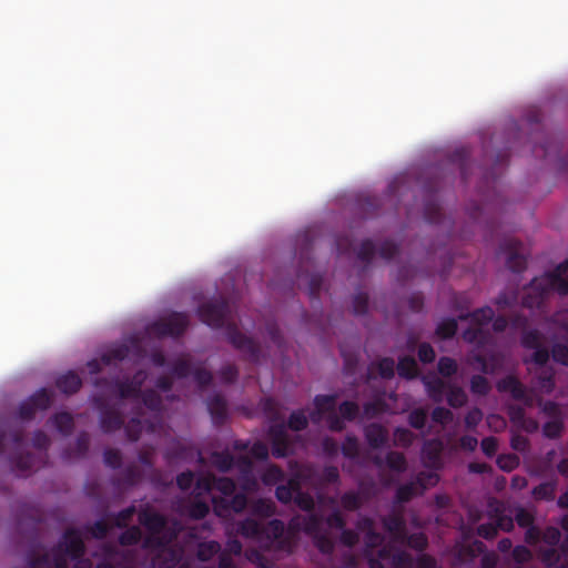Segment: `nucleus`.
I'll use <instances>...</instances> for the list:
<instances>
[{
  "label": "nucleus",
  "mask_w": 568,
  "mask_h": 568,
  "mask_svg": "<svg viewBox=\"0 0 568 568\" xmlns=\"http://www.w3.org/2000/svg\"><path fill=\"white\" fill-rule=\"evenodd\" d=\"M231 305L224 297L211 300L197 308L199 318L210 327H225L230 344L243 354L245 361L257 364L262 357L261 345L243 334L235 322L231 321Z\"/></svg>",
  "instance_id": "f257e3e1"
},
{
  "label": "nucleus",
  "mask_w": 568,
  "mask_h": 568,
  "mask_svg": "<svg viewBox=\"0 0 568 568\" xmlns=\"http://www.w3.org/2000/svg\"><path fill=\"white\" fill-rule=\"evenodd\" d=\"M552 291L562 296L568 295V278L560 277L558 274H544L532 278L523 296V305L528 308H539Z\"/></svg>",
  "instance_id": "f03ea898"
},
{
  "label": "nucleus",
  "mask_w": 568,
  "mask_h": 568,
  "mask_svg": "<svg viewBox=\"0 0 568 568\" xmlns=\"http://www.w3.org/2000/svg\"><path fill=\"white\" fill-rule=\"evenodd\" d=\"M190 321L185 313L173 312L168 317L155 321L148 326L150 334L164 337H180L189 327Z\"/></svg>",
  "instance_id": "7ed1b4c3"
},
{
  "label": "nucleus",
  "mask_w": 568,
  "mask_h": 568,
  "mask_svg": "<svg viewBox=\"0 0 568 568\" xmlns=\"http://www.w3.org/2000/svg\"><path fill=\"white\" fill-rule=\"evenodd\" d=\"M94 407L100 413V427L105 434H112L124 426V417L116 406H111L102 395L92 398Z\"/></svg>",
  "instance_id": "20e7f679"
},
{
  "label": "nucleus",
  "mask_w": 568,
  "mask_h": 568,
  "mask_svg": "<svg viewBox=\"0 0 568 568\" xmlns=\"http://www.w3.org/2000/svg\"><path fill=\"white\" fill-rule=\"evenodd\" d=\"M52 400L51 392L47 388H40L19 405L18 418L21 420L33 419L38 412L48 409Z\"/></svg>",
  "instance_id": "39448f33"
},
{
  "label": "nucleus",
  "mask_w": 568,
  "mask_h": 568,
  "mask_svg": "<svg viewBox=\"0 0 568 568\" xmlns=\"http://www.w3.org/2000/svg\"><path fill=\"white\" fill-rule=\"evenodd\" d=\"M496 388L499 393H508L513 399L521 402L526 407L535 405V393L514 375H507L499 379Z\"/></svg>",
  "instance_id": "423d86ee"
},
{
  "label": "nucleus",
  "mask_w": 568,
  "mask_h": 568,
  "mask_svg": "<svg viewBox=\"0 0 568 568\" xmlns=\"http://www.w3.org/2000/svg\"><path fill=\"white\" fill-rule=\"evenodd\" d=\"M267 436L272 447V455L275 458H285L294 453L292 439L284 424L271 425Z\"/></svg>",
  "instance_id": "0eeeda50"
},
{
  "label": "nucleus",
  "mask_w": 568,
  "mask_h": 568,
  "mask_svg": "<svg viewBox=\"0 0 568 568\" xmlns=\"http://www.w3.org/2000/svg\"><path fill=\"white\" fill-rule=\"evenodd\" d=\"M521 247V242L513 237L505 239L499 245V253L507 254L506 265L514 273H521L527 265Z\"/></svg>",
  "instance_id": "6e6552de"
},
{
  "label": "nucleus",
  "mask_w": 568,
  "mask_h": 568,
  "mask_svg": "<svg viewBox=\"0 0 568 568\" xmlns=\"http://www.w3.org/2000/svg\"><path fill=\"white\" fill-rule=\"evenodd\" d=\"M55 549L71 559H79L84 556L85 546L78 529H67Z\"/></svg>",
  "instance_id": "1a4fd4ad"
},
{
  "label": "nucleus",
  "mask_w": 568,
  "mask_h": 568,
  "mask_svg": "<svg viewBox=\"0 0 568 568\" xmlns=\"http://www.w3.org/2000/svg\"><path fill=\"white\" fill-rule=\"evenodd\" d=\"M311 469L304 468L292 475L286 484L278 485L275 489V496L282 504H288L294 499L296 490L301 488V484L310 476Z\"/></svg>",
  "instance_id": "9d476101"
},
{
  "label": "nucleus",
  "mask_w": 568,
  "mask_h": 568,
  "mask_svg": "<svg viewBox=\"0 0 568 568\" xmlns=\"http://www.w3.org/2000/svg\"><path fill=\"white\" fill-rule=\"evenodd\" d=\"M324 519L322 516L310 511L306 516H295L290 520L291 530H303L306 535L313 537L323 531Z\"/></svg>",
  "instance_id": "9b49d317"
},
{
  "label": "nucleus",
  "mask_w": 568,
  "mask_h": 568,
  "mask_svg": "<svg viewBox=\"0 0 568 568\" xmlns=\"http://www.w3.org/2000/svg\"><path fill=\"white\" fill-rule=\"evenodd\" d=\"M507 415L510 423L517 429L526 433H535L539 428V424L536 419L526 415L525 408L519 405H509L507 407Z\"/></svg>",
  "instance_id": "f8f14e48"
},
{
  "label": "nucleus",
  "mask_w": 568,
  "mask_h": 568,
  "mask_svg": "<svg viewBox=\"0 0 568 568\" xmlns=\"http://www.w3.org/2000/svg\"><path fill=\"white\" fill-rule=\"evenodd\" d=\"M383 528L390 534L394 541L403 540L407 530L406 520L402 510H393L382 518Z\"/></svg>",
  "instance_id": "ddd939ff"
},
{
  "label": "nucleus",
  "mask_w": 568,
  "mask_h": 568,
  "mask_svg": "<svg viewBox=\"0 0 568 568\" xmlns=\"http://www.w3.org/2000/svg\"><path fill=\"white\" fill-rule=\"evenodd\" d=\"M236 467L240 471L241 488L244 491H254L257 488V480L253 474V462L248 456L242 455L236 459Z\"/></svg>",
  "instance_id": "4468645a"
},
{
  "label": "nucleus",
  "mask_w": 568,
  "mask_h": 568,
  "mask_svg": "<svg viewBox=\"0 0 568 568\" xmlns=\"http://www.w3.org/2000/svg\"><path fill=\"white\" fill-rule=\"evenodd\" d=\"M444 446L439 439H428L424 443L422 448V457L425 466L434 469H439L443 465L442 453Z\"/></svg>",
  "instance_id": "2eb2a0df"
},
{
  "label": "nucleus",
  "mask_w": 568,
  "mask_h": 568,
  "mask_svg": "<svg viewBox=\"0 0 568 568\" xmlns=\"http://www.w3.org/2000/svg\"><path fill=\"white\" fill-rule=\"evenodd\" d=\"M540 557L549 568H568V538L560 545V550L547 548L540 552Z\"/></svg>",
  "instance_id": "dca6fc26"
},
{
  "label": "nucleus",
  "mask_w": 568,
  "mask_h": 568,
  "mask_svg": "<svg viewBox=\"0 0 568 568\" xmlns=\"http://www.w3.org/2000/svg\"><path fill=\"white\" fill-rule=\"evenodd\" d=\"M364 437L372 449H381L388 443V430L379 423H371L364 427Z\"/></svg>",
  "instance_id": "f3484780"
},
{
  "label": "nucleus",
  "mask_w": 568,
  "mask_h": 568,
  "mask_svg": "<svg viewBox=\"0 0 568 568\" xmlns=\"http://www.w3.org/2000/svg\"><path fill=\"white\" fill-rule=\"evenodd\" d=\"M424 473H419L415 480L398 486L395 494V500L398 504L408 503L416 495L425 490Z\"/></svg>",
  "instance_id": "a211bd4d"
},
{
  "label": "nucleus",
  "mask_w": 568,
  "mask_h": 568,
  "mask_svg": "<svg viewBox=\"0 0 568 568\" xmlns=\"http://www.w3.org/2000/svg\"><path fill=\"white\" fill-rule=\"evenodd\" d=\"M110 382L104 377H97L93 382V385L95 387H104L108 386ZM111 384L116 389V395L119 399H138L139 393L138 390L132 386V383L129 382V378L124 379H115L111 382Z\"/></svg>",
  "instance_id": "6ab92c4d"
},
{
  "label": "nucleus",
  "mask_w": 568,
  "mask_h": 568,
  "mask_svg": "<svg viewBox=\"0 0 568 568\" xmlns=\"http://www.w3.org/2000/svg\"><path fill=\"white\" fill-rule=\"evenodd\" d=\"M426 201L424 204V217L430 224L442 223L443 212L442 206L437 200V192L433 189H425Z\"/></svg>",
  "instance_id": "aec40b11"
},
{
  "label": "nucleus",
  "mask_w": 568,
  "mask_h": 568,
  "mask_svg": "<svg viewBox=\"0 0 568 568\" xmlns=\"http://www.w3.org/2000/svg\"><path fill=\"white\" fill-rule=\"evenodd\" d=\"M139 523L153 535L160 534L166 526V518L156 511L143 509L139 513Z\"/></svg>",
  "instance_id": "412c9836"
},
{
  "label": "nucleus",
  "mask_w": 568,
  "mask_h": 568,
  "mask_svg": "<svg viewBox=\"0 0 568 568\" xmlns=\"http://www.w3.org/2000/svg\"><path fill=\"white\" fill-rule=\"evenodd\" d=\"M373 463L377 467H383L385 465L396 473H404L407 468V460L404 454L395 450L388 452L384 459L381 456H375L373 458Z\"/></svg>",
  "instance_id": "4be33fe9"
},
{
  "label": "nucleus",
  "mask_w": 568,
  "mask_h": 568,
  "mask_svg": "<svg viewBox=\"0 0 568 568\" xmlns=\"http://www.w3.org/2000/svg\"><path fill=\"white\" fill-rule=\"evenodd\" d=\"M207 409L214 424L222 425L227 417V404L220 394H214L207 399Z\"/></svg>",
  "instance_id": "5701e85b"
},
{
  "label": "nucleus",
  "mask_w": 568,
  "mask_h": 568,
  "mask_svg": "<svg viewBox=\"0 0 568 568\" xmlns=\"http://www.w3.org/2000/svg\"><path fill=\"white\" fill-rule=\"evenodd\" d=\"M55 386L61 393L72 395L81 388L82 379L77 373L69 371L55 379Z\"/></svg>",
  "instance_id": "b1692460"
},
{
  "label": "nucleus",
  "mask_w": 568,
  "mask_h": 568,
  "mask_svg": "<svg viewBox=\"0 0 568 568\" xmlns=\"http://www.w3.org/2000/svg\"><path fill=\"white\" fill-rule=\"evenodd\" d=\"M248 511L252 516L266 519L272 517L276 511V505L272 499L257 498L250 500Z\"/></svg>",
  "instance_id": "393cba45"
},
{
  "label": "nucleus",
  "mask_w": 568,
  "mask_h": 568,
  "mask_svg": "<svg viewBox=\"0 0 568 568\" xmlns=\"http://www.w3.org/2000/svg\"><path fill=\"white\" fill-rule=\"evenodd\" d=\"M488 517L494 520L497 526V531L503 530L509 532L514 529V518L505 514L503 505L496 504L494 507L490 505Z\"/></svg>",
  "instance_id": "a878e982"
},
{
  "label": "nucleus",
  "mask_w": 568,
  "mask_h": 568,
  "mask_svg": "<svg viewBox=\"0 0 568 568\" xmlns=\"http://www.w3.org/2000/svg\"><path fill=\"white\" fill-rule=\"evenodd\" d=\"M263 525L252 517H246L236 524V532L244 538L261 540Z\"/></svg>",
  "instance_id": "bb28decb"
},
{
  "label": "nucleus",
  "mask_w": 568,
  "mask_h": 568,
  "mask_svg": "<svg viewBox=\"0 0 568 568\" xmlns=\"http://www.w3.org/2000/svg\"><path fill=\"white\" fill-rule=\"evenodd\" d=\"M337 400L336 394L331 395H316L314 398V405L316 408V412L311 414V419L313 422H317L321 416L325 413H329L335 410V405Z\"/></svg>",
  "instance_id": "cd10ccee"
},
{
  "label": "nucleus",
  "mask_w": 568,
  "mask_h": 568,
  "mask_svg": "<svg viewBox=\"0 0 568 568\" xmlns=\"http://www.w3.org/2000/svg\"><path fill=\"white\" fill-rule=\"evenodd\" d=\"M143 474L135 464L128 465L113 480L119 486L132 487L142 480Z\"/></svg>",
  "instance_id": "c85d7f7f"
},
{
  "label": "nucleus",
  "mask_w": 568,
  "mask_h": 568,
  "mask_svg": "<svg viewBox=\"0 0 568 568\" xmlns=\"http://www.w3.org/2000/svg\"><path fill=\"white\" fill-rule=\"evenodd\" d=\"M142 415V407L138 405L134 408V416L128 422V424L124 426L125 435L129 440L136 442L144 428V423L141 419Z\"/></svg>",
  "instance_id": "c756f323"
},
{
  "label": "nucleus",
  "mask_w": 568,
  "mask_h": 568,
  "mask_svg": "<svg viewBox=\"0 0 568 568\" xmlns=\"http://www.w3.org/2000/svg\"><path fill=\"white\" fill-rule=\"evenodd\" d=\"M424 384L429 397L435 403H440L443 400L444 394L449 386L448 383L444 382L439 377L425 378Z\"/></svg>",
  "instance_id": "7c9ffc66"
},
{
  "label": "nucleus",
  "mask_w": 568,
  "mask_h": 568,
  "mask_svg": "<svg viewBox=\"0 0 568 568\" xmlns=\"http://www.w3.org/2000/svg\"><path fill=\"white\" fill-rule=\"evenodd\" d=\"M284 531V523L280 519H272L266 525H263L261 539H266L270 542H274L282 539Z\"/></svg>",
  "instance_id": "2f4dec72"
},
{
  "label": "nucleus",
  "mask_w": 568,
  "mask_h": 568,
  "mask_svg": "<svg viewBox=\"0 0 568 568\" xmlns=\"http://www.w3.org/2000/svg\"><path fill=\"white\" fill-rule=\"evenodd\" d=\"M397 373L406 379H414L418 375V365L413 356L405 355L398 358Z\"/></svg>",
  "instance_id": "473e14b6"
},
{
  "label": "nucleus",
  "mask_w": 568,
  "mask_h": 568,
  "mask_svg": "<svg viewBox=\"0 0 568 568\" xmlns=\"http://www.w3.org/2000/svg\"><path fill=\"white\" fill-rule=\"evenodd\" d=\"M495 316V312L490 306H484L475 310L474 312H469L466 314H460L459 320H470L473 323L478 326L486 325L493 321Z\"/></svg>",
  "instance_id": "72a5a7b5"
},
{
  "label": "nucleus",
  "mask_w": 568,
  "mask_h": 568,
  "mask_svg": "<svg viewBox=\"0 0 568 568\" xmlns=\"http://www.w3.org/2000/svg\"><path fill=\"white\" fill-rule=\"evenodd\" d=\"M50 422L54 428L64 436L70 435L74 428V419L68 412H59L54 414L50 418Z\"/></svg>",
  "instance_id": "f704fd0d"
},
{
  "label": "nucleus",
  "mask_w": 568,
  "mask_h": 568,
  "mask_svg": "<svg viewBox=\"0 0 568 568\" xmlns=\"http://www.w3.org/2000/svg\"><path fill=\"white\" fill-rule=\"evenodd\" d=\"M143 406L152 412L160 413L163 409V399L162 396L152 388L144 389L139 394V398Z\"/></svg>",
  "instance_id": "c9c22d12"
},
{
  "label": "nucleus",
  "mask_w": 568,
  "mask_h": 568,
  "mask_svg": "<svg viewBox=\"0 0 568 568\" xmlns=\"http://www.w3.org/2000/svg\"><path fill=\"white\" fill-rule=\"evenodd\" d=\"M398 542L402 545H406L407 547L416 551H424L428 547V538L426 534L422 531L408 534V531L406 530L403 540H399Z\"/></svg>",
  "instance_id": "e433bc0d"
},
{
  "label": "nucleus",
  "mask_w": 568,
  "mask_h": 568,
  "mask_svg": "<svg viewBox=\"0 0 568 568\" xmlns=\"http://www.w3.org/2000/svg\"><path fill=\"white\" fill-rule=\"evenodd\" d=\"M211 459L213 466L221 473H227L236 465L235 458L229 452H214Z\"/></svg>",
  "instance_id": "4c0bfd02"
},
{
  "label": "nucleus",
  "mask_w": 568,
  "mask_h": 568,
  "mask_svg": "<svg viewBox=\"0 0 568 568\" xmlns=\"http://www.w3.org/2000/svg\"><path fill=\"white\" fill-rule=\"evenodd\" d=\"M221 551V545L216 540L202 541L197 545L196 557L200 561H209Z\"/></svg>",
  "instance_id": "58836bf2"
},
{
  "label": "nucleus",
  "mask_w": 568,
  "mask_h": 568,
  "mask_svg": "<svg viewBox=\"0 0 568 568\" xmlns=\"http://www.w3.org/2000/svg\"><path fill=\"white\" fill-rule=\"evenodd\" d=\"M557 489V481L550 480L539 484L534 487L531 494L536 500H547L550 501L555 498Z\"/></svg>",
  "instance_id": "ea45409f"
},
{
  "label": "nucleus",
  "mask_w": 568,
  "mask_h": 568,
  "mask_svg": "<svg viewBox=\"0 0 568 568\" xmlns=\"http://www.w3.org/2000/svg\"><path fill=\"white\" fill-rule=\"evenodd\" d=\"M193 367L189 356H181L171 364V374L176 378H186L192 374Z\"/></svg>",
  "instance_id": "a19ab883"
},
{
  "label": "nucleus",
  "mask_w": 568,
  "mask_h": 568,
  "mask_svg": "<svg viewBox=\"0 0 568 568\" xmlns=\"http://www.w3.org/2000/svg\"><path fill=\"white\" fill-rule=\"evenodd\" d=\"M363 504V496L358 491L348 490L341 496V506L347 511L358 510Z\"/></svg>",
  "instance_id": "79ce46f5"
},
{
  "label": "nucleus",
  "mask_w": 568,
  "mask_h": 568,
  "mask_svg": "<svg viewBox=\"0 0 568 568\" xmlns=\"http://www.w3.org/2000/svg\"><path fill=\"white\" fill-rule=\"evenodd\" d=\"M446 393L447 404L453 408H459L467 402V395L459 386L449 384Z\"/></svg>",
  "instance_id": "37998d69"
},
{
  "label": "nucleus",
  "mask_w": 568,
  "mask_h": 568,
  "mask_svg": "<svg viewBox=\"0 0 568 568\" xmlns=\"http://www.w3.org/2000/svg\"><path fill=\"white\" fill-rule=\"evenodd\" d=\"M314 546L323 555H332L335 550V542L327 531H322L312 537Z\"/></svg>",
  "instance_id": "c03bdc74"
},
{
  "label": "nucleus",
  "mask_w": 568,
  "mask_h": 568,
  "mask_svg": "<svg viewBox=\"0 0 568 568\" xmlns=\"http://www.w3.org/2000/svg\"><path fill=\"white\" fill-rule=\"evenodd\" d=\"M129 353L130 349L126 345H120L102 354L101 362L103 365H111L113 362L125 359Z\"/></svg>",
  "instance_id": "a18cd8bd"
},
{
  "label": "nucleus",
  "mask_w": 568,
  "mask_h": 568,
  "mask_svg": "<svg viewBox=\"0 0 568 568\" xmlns=\"http://www.w3.org/2000/svg\"><path fill=\"white\" fill-rule=\"evenodd\" d=\"M458 328L455 318H446L442 321L436 327V335L442 339H449L455 336Z\"/></svg>",
  "instance_id": "49530a36"
},
{
  "label": "nucleus",
  "mask_w": 568,
  "mask_h": 568,
  "mask_svg": "<svg viewBox=\"0 0 568 568\" xmlns=\"http://www.w3.org/2000/svg\"><path fill=\"white\" fill-rule=\"evenodd\" d=\"M308 425V418L303 409H297L291 413L287 425L294 432L304 430Z\"/></svg>",
  "instance_id": "de8ad7c7"
},
{
  "label": "nucleus",
  "mask_w": 568,
  "mask_h": 568,
  "mask_svg": "<svg viewBox=\"0 0 568 568\" xmlns=\"http://www.w3.org/2000/svg\"><path fill=\"white\" fill-rule=\"evenodd\" d=\"M11 462L21 473H27L36 467V457L30 453L14 455Z\"/></svg>",
  "instance_id": "09e8293b"
},
{
  "label": "nucleus",
  "mask_w": 568,
  "mask_h": 568,
  "mask_svg": "<svg viewBox=\"0 0 568 568\" xmlns=\"http://www.w3.org/2000/svg\"><path fill=\"white\" fill-rule=\"evenodd\" d=\"M210 513V506L203 500H194L190 503L186 508V514L190 518L200 520L205 518Z\"/></svg>",
  "instance_id": "8fccbe9b"
},
{
  "label": "nucleus",
  "mask_w": 568,
  "mask_h": 568,
  "mask_svg": "<svg viewBox=\"0 0 568 568\" xmlns=\"http://www.w3.org/2000/svg\"><path fill=\"white\" fill-rule=\"evenodd\" d=\"M384 542V536L376 529L364 534L365 556L373 555V551Z\"/></svg>",
  "instance_id": "3c124183"
},
{
  "label": "nucleus",
  "mask_w": 568,
  "mask_h": 568,
  "mask_svg": "<svg viewBox=\"0 0 568 568\" xmlns=\"http://www.w3.org/2000/svg\"><path fill=\"white\" fill-rule=\"evenodd\" d=\"M141 538V529L138 526H131L120 534L119 542L121 546H134L139 544Z\"/></svg>",
  "instance_id": "603ef678"
},
{
  "label": "nucleus",
  "mask_w": 568,
  "mask_h": 568,
  "mask_svg": "<svg viewBox=\"0 0 568 568\" xmlns=\"http://www.w3.org/2000/svg\"><path fill=\"white\" fill-rule=\"evenodd\" d=\"M342 454L349 459H355L359 455L358 439L354 435H347L341 446Z\"/></svg>",
  "instance_id": "864d4df0"
},
{
  "label": "nucleus",
  "mask_w": 568,
  "mask_h": 568,
  "mask_svg": "<svg viewBox=\"0 0 568 568\" xmlns=\"http://www.w3.org/2000/svg\"><path fill=\"white\" fill-rule=\"evenodd\" d=\"M463 339L469 344L483 345L487 339V333L480 327H468L463 332Z\"/></svg>",
  "instance_id": "5fc2aeb1"
},
{
  "label": "nucleus",
  "mask_w": 568,
  "mask_h": 568,
  "mask_svg": "<svg viewBox=\"0 0 568 568\" xmlns=\"http://www.w3.org/2000/svg\"><path fill=\"white\" fill-rule=\"evenodd\" d=\"M338 412L344 420L353 422L359 414V406L353 400H344L339 404Z\"/></svg>",
  "instance_id": "6e6d98bb"
},
{
  "label": "nucleus",
  "mask_w": 568,
  "mask_h": 568,
  "mask_svg": "<svg viewBox=\"0 0 568 568\" xmlns=\"http://www.w3.org/2000/svg\"><path fill=\"white\" fill-rule=\"evenodd\" d=\"M437 369H438V373L443 376V377H452L453 375H455L458 371V365H457V362L452 358V357H448V356H443L438 359V363H437Z\"/></svg>",
  "instance_id": "4d7b16f0"
},
{
  "label": "nucleus",
  "mask_w": 568,
  "mask_h": 568,
  "mask_svg": "<svg viewBox=\"0 0 568 568\" xmlns=\"http://www.w3.org/2000/svg\"><path fill=\"white\" fill-rule=\"evenodd\" d=\"M415 439V435L412 430L405 427H396L394 430V444L396 446L409 447Z\"/></svg>",
  "instance_id": "13d9d810"
},
{
  "label": "nucleus",
  "mask_w": 568,
  "mask_h": 568,
  "mask_svg": "<svg viewBox=\"0 0 568 568\" xmlns=\"http://www.w3.org/2000/svg\"><path fill=\"white\" fill-rule=\"evenodd\" d=\"M542 344V335L537 329L524 331L521 335V345L527 349L536 348Z\"/></svg>",
  "instance_id": "bf43d9fd"
},
{
  "label": "nucleus",
  "mask_w": 568,
  "mask_h": 568,
  "mask_svg": "<svg viewBox=\"0 0 568 568\" xmlns=\"http://www.w3.org/2000/svg\"><path fill=\"white\" fill-rule=\"evenodd\" d=\"M248 503L250 500L244 493H234L232 496L229 497L230 514L243 513L246 508H248Z\"/></svg>",
  "instance_id": "052dcab7"
},
{
  "label": "nucleus",
  "mask_w": 568,
  "mask_h": 568,
  "mask_svg": "<svg viewBox=\"0 0 568 568\" xmlns=\"http://www.w3.org/2000/svg\"><path fill=\"white\" fill-rule=\"evenodd\" d=\"M564 429V423L561 418H551V420L545 423L542 426V434L545 437L550 439L558 438Z\"/></svg>",
  "instance_id": "680f3d73"
},
{
  "label": "nucleus",
  "mask_w": 568,
  "mask_h": 568,
  "mask_svg": "<svg viewBox=\"0 0 568 568\" xmlns=\"http://www.w3.org/2000/svg\"><path fill=\"white\" fill-rule=\"evenodd\" d=\"M490 390L488 379L483 375H474L470 378V392L475 395L485 396Z\"/></svg>",
  "instance_id": "e2e57ef3"
},
{
  "label": "nucleus",
  "mask_w": 568,
  "mask_h": 568,
  "mask_svg": "<svg viewBox=\"0 0 568 568\" xmlns=\"http://www.w3.org/2000/svg\"><path fill=\"white\" fill-rule=\"evenodd\" d=\"M194 382L199 386L200 389H204L210 386L213 382L212 373L203 367H196L192 371Z\"/></svg>",
  "instance_id": "0e129e2a"
},
{
  "label": "nucleus",
  "mask_w": 568,
  "mask_h": 568,
  "mask_svg": "<svg viewBox=\"0 0 568 568\" xmlns=\"http://www.w3.org/2000/svg\"><path fill=\"white\" fill-rule=\"evenodd\" d=\"M284 479V471L277 465L268 466L262 474V481L265 485H274Z\"/></svg>",
  "instance_id": "69168bd1"
},
{
  "label": "nucleus",
  "mask_w": 568,
  "mask_h": 568,
  "mask_svg": "<svg viewBox=\"0 0 568 568\" xmlns=\"http://www.w3.org/2000/svg\"><path fill=\"white\" fill-rule=\"evenodd\" d=\"M393 568H412L413 557L404 550H396L390 559Z\"/></svg>",
  "instance_id": "338daca9"
},
{
  "label": "nucleus",
  "mask_w": 568,
  "mask_h": 568,
  "mask_svg": "<svg viewBox=\"0 0 568 568\" xmlns=\"http://www.w3.org/2000/svg\"><path fill=\"white\" fill-rule=\"evenodd\" d=\"M551 357L556 363L568 366V345L555 343L551 346Z\"/></svg>",
  "instance_id": "774afa93"
}]
</instances>
